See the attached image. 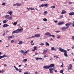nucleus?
Returning a JSON list of instances; mask_svg holds the SVG:
<instances>
[{"label":"nucleus","mask_w":74,"mask_h":74,"mask_svg":"<svg viewBox=\"0 0 74 74\" xmlns=\"http://www.w3.org/2000/svg\"><path fill=\"white\" fill-rule=\"evenodd\" d=\"M37 46H35L34 47V50H37Z\"/></svg>","instance_id":"obj_27"},{"label":"nucleus","mask_w":74,"mask_h":74,"mask_svg":"<svg viewBox=\"0 0 74 74\" xmlns=\"http://www.w3.org/2000/svg\"><path fill=\"white\" fill-rule=\"evenodd\" d=\"M21 5V3H16V5L17 6H20Z\"/></svg>","instance_id":"obj_23"},{"label":"nucleus","mask_w":74,"mask_h":74,"mask_svg":"<svg viewBox=\"0 0 74 74\" xmlns=\"http://www.w3.org/2000/svg\"><path fill=\"white\" fill-rule=\"evenodd\" d=\"M29 51H30V50H29L26 51L25 52H24L23 50H21L20 51V53H23V55H26L27 54V53H28Z\"/></svg>","instance_id":"obj_3"},{"label":"nucleus","mask_w":74,"mask_h":74,"mask_svg":"<svg viewBox=\"0 0 74 74\" xmlns=\"http://www.w3.org/2000/svg\"><path fill=\"white\" fill-rule=\"evenodd\" d=\"M69 15H74V12H71L69 13Z\"/></svg>","instance_id":"obj_20"},{"label":"nucleus","mask_w":74,"mask_h":74,"mask_svg":"<svg viewBox=\"0 0 74 74\" xmlns=\"http://www.w3.org/2000/svg\"><path fill=\"white\" fill-rule=\"evenodd\" d=\"M55 66V64H51L49 66V67L50 68H52V67H53Z\"/></svg>","instance_id":"obj_10"},{"label":"nucleus","mask_w":74,"mask_h":74,"mask_svg":"<svg viewBox=\"0 0 74 74\" xmlns=\"http://www.w3.org/2000/svg\"><path fill=\"white\" fill-rule=\"evenodd\" d=\"M49 66L48 65H46V66H43V69H49Z\"/></svg>","instance_id":"obj_8"},{"label":"nucleus","mask_w":74,"mask_h":74,"mask_svg":"<svg viewBox=\"0 0 74 74\" xmlns=\"http://www.w3.org/2000/svg\"><path fill=\"white\" fill-rule=\"evenodd\" d=\"M35 37V36H32L31 38H34Z\"/></svg>","instance_id":"obj_60"},{"label":"nucleus","mask_w":74,"mask_h":74,"mask_svg":"<svg viewBox=\"0 0 74 74\" xmlns=\"http://www.w3.org/2000/svg\"><path fill=\"white\" fill-rule=\"evenodd\" d=\"M61 67H63V62H62V65L60 66Z\"/></svg>","instance_id":"obj_43"},{"label":"nucleus","mask_w":74,"mask_h":74,"mask_svg":"<svg viewBox=\"0 0 74 74\" xmlns=\"http://www.w3.org/2000/svg\"><path fill=\"white\" fill-rule=\"evenodd\" d=\"M51 36H52V37H53V38H54L55 37V35H54L50 34V37H51Z\"/></svg>","instance_id":"obj_36"},{"label":"nucleus","mask_w":74,"mask_h":74,"mask_svg":"<svg viewBox=\"0 0 74 74\" xmlns=\"http://www.w3.org/2000/svg\"><path fill=\"white\" fill-rule=\"evenodd\" d=\"M43 21L46 22V21H48V20H47L46 18H44L43 19Z\"/></svg>","instance_id":"obj_31"},{"label":"nucleus","mask_w":74,"mask_h":74,"mask_svg":"<svg viewBox=\"0 0 74 74\" xmlns=\"http://www.w3.org/2000/svg\"><path fill=\"white\" fill-rule=\"evenodd\" d=\"M59 51L61 52H64V55L65 57H67L68 56L67 55V51L65 50L62 48H59Z\"/></svg>","instance_id":"obj_2"},{"label":"nucleus","mask_w":74,"mask_h":74,"mask_svg":"<svg viewBox=\"0 0 74 74\" xmlns=\"http://www.w3.org/2000/svg\"><path fill=\"white\" fill-rule=\"evenodd\" d=\"M5 32L3 34H2V36H5Z\"/></svg>","instance_id":"obj_48"},{"label":"nucleus","mask_w":74,"mask_h":74,"mask_svg":"<svg viewBox=\"0 0 74 74\" xmlns=\"http://www.w3.org/2000/svg\"><path fill=\"white\" fill-rule=\"evenodd\" d=\"M48 3H45L44 4H43V6H44V7H48Z\"/></svg>","instance_id":"obj_22"},{"label":"nucleus","mask_w":74,"mask_h":74,"mask_svg":"<svg viewBox=\"0 0 74 74\" xmlns=\"http://www.w3.org/2000/svg\"><path fill=\"white\" fill-rule=\"evenodd\" d=\"M33 40H32L31 41V44H32V43H33Z\"/></svg>","instance_id":"obj_58"},{"label":"nucleus","mask_w":74,"mask_h":74,"mask_svg":"<svg viewBox=\"0 0 74 74\" xmlns=\"http://www.w3.org/2000/svg\"><path fill=\"white\" fill-rule=\"evenodd\" d=\"M5 57V58H6L7 57V56L6 55H5V54H4V55L3 56H0V59H1L3 58H4Z\"/></svg>","instance_id":"obj_7"},{"label":"nucleus","mask_w":74,"mask_h":74,"mask_svg":"<svg viewBox=\"0 0 74 74\" xmlns=\"http://www.w3.org/2000/svg\"><path fill=\"white\" fill-rule=\"evenodd\" d=\"M22 43H23V42H22V41H19V43H18V44H22Z\"/></svg>","instance_id":"obj_30"},{"label":"nucleus","mask_w":74,"mask_h":74,"mask_svg":"<svg viewBox=\"0 0 74 74\" xmlns=\"http://www.w3.org/2000/svg\"><path fill=\"white\" fill-rule=\"evenodd\" d=\"M4 72H5V71L4 70H2V71H1V73H4Z\"/></svg>","instance_id":"obj_49"},{"label":"nucleus","mask_w":74,"mask_h":74,"mask_svg":"<svg viewBox=\"0 0 74 74\" xmlns=\"http://www.w3.org/2000/svg\"><path fill=\"white\" fill-rule=\"evenodd\" d=\"M21 65H19L18 66V67H21Z\"/></svg>","instance_id":"obj_64"},{"label":"nucleus","mask_w":74,"mask_h":74,"mask_svg":"<svg viewBox=\"0 0 74 74\" xmlns=\"http://www.w3.org/2000/svg\"><path fill=\"white\" fill-rule=\"evenodd\" d=\"M55 23H57L58 22V21H54Z\"/></svg>","instance_id":"obj_61"},{"label":"nucleus","mask_w":74,"mask_h":74,"mask_svg":"<svg viewBox=\"0 0 74 74\" xmlns=\"http://www.w3.org/2000/svg\"><path fill=\"white\" fill-rule=\"evenodd\" d=\"M47 51H48L47 50H44L43 51V54H45V53H46Z\"/></svg>","instance_id":"obj_19"},{"label":"nucleus","mask_w":74,"mask_h":74,"mask_svg":"<svg viewBox=\"0 0 74 74\" xmlns=\"http://www.w3.org/2000/svg\"><path fill=\"white\" fill-rule=\"evenodd\" d=\"M27 61V59H25L23 60V62H26Z\"/></svg>","instance_id":"obj_28"},{"label":"nucleus","mask_w":74,"mask_h":74,"mask_svg":"<svg viewBox=\"0 0 74 74\" xmlns=\"http://www.w3.org/2000/svg\"><path fill=\"white\" fill-rule=\"evenodd\" d=\"M45 34L47 36H48L49 37L50 36L51 34L49 32H47L45 33Z\"/></svg>","instance_id":"obj_14"},{"label":"nucleus","mask_w":74,"mask_h":74,"mask_svg":"<svg viewBox=\"0 0 74 74\" xmlns=\"http://www.w3.org/2000/svg\"><path fill=\"white\" fill-rule=\"evenodd\" d=\"M7 13L10 14V15H11L12 14V11H10L9 12H7Z\"/></svg>","instance_id":"obj_18"},{"label":"nucleus","mask_w":74,"mask_h":74,"mask_svg":"<svg viewBox=\"0 0 74 74\" xmlns=\"http://www.w3.org/2000/svg\"><path fill=\"white\" fill-rule=\"evenodd\" d=\"M68 3L69 4H72V2H69Z\"/></svg>","instance_id":"obj_55"},{"label":"nucleus","mask_w":74,"mask_h":74,"mask_svg":"<svg viewBox=\"0 0 74 74\" xmlns=\"http://www.w3.org/2000/svg\"><path fill=\"white\" fill-rule=\"evenodd\" d=\"M5 18L9 20L11 19L12 18V16H10V15H5Z\"/></svg>","instance_id":"obj_4"},{"label":"nucleus","mask_w":74,"mask_h":74,"mask_svg":"<svg viewBox=\"0 0 74 74\" xmlns=\"http://www.w3.org/2000/svg\"><path fill=\"white\" fill-rule=\"evenodd\" d=\"M72 25V27H74V23H71V25Z\"/></svg>","instance_id":"obj_46"},{"label":"nucleus","mask_w":74,"mask_h":74,"mask_svg":"<svg viewBox=\"0 0 74 74\" xmlns=\"http://www.w3.org/2000/svg\"><path fill=\"white\" fill-rule=\"evenodd\" d=\"M61 36L59 35H57V36L56 37L57 38H60V37Z\"/></svg>","instance_id":"obj_34"},{"label":"nucleus","mask_w":74,"mask_h":74,"mask_svg":"<svg viewBox=\"0 0 74 74\" xmlns=\"http://www.w3.org/2000/svg\"><path fill=\"white\" fill-rule=\"evenodd\" d=\"M35 59L36 60H42V58H35Z\"/></svg>","instance_id":"obj_15"},{"label":"nucleus","mask_w":74,"mask_h":74,"mask_svg":"<svg viewBox=\"0 0 74 74\" xmlns=\"http://www.w3.org/2000/svg\"><path fill=\"white\" fill-rule=\"evenodd\" d=\"M14 67L15 68L16 71H18L19 73H21V72H22V69H18L16 68V66H14Z\"/></svg>","instance_id":"obj_5"},{"label":"nucleus","mask_w":74,"mask_h":74,"mask_svg":"<svg viewBox=\"0 0 74 74\" xmlns=\"http://www.w3.org/2000/svg\"><path fill=\"white\" fill-rule=\"evenodd\" d=\"M72 64H69V67H72Z\"/></svg>","instance_id":"obj_54"},{"label":"nucleus","mask_w":74,"mask_h":74,"mask_svg":"<svg viewBox=\"0 0 74 74\" xmlns=\"http://www.w3.org/2000/svg\"><path fill=\"white\" fill-rule=\"evenodd\" d=\"M35 74H38V72L37 71H36L35 72Z\"/></svg>","instance_id":"obj_59"},{"label":"nucleus","mask_w":74,"mask_h":74,"mask_svg":"<svg viewBox=\"0 0 74 74\" xmlns=\"http://www.w3.org/2000/svg\"><path fill=\"white\" fill-rule=\"evenodd\" d=\"M63 70H61L60 71V73H62V74H63Z\"/></svg>","instance_id":"obj_39"},{"label":"nucleus","mask_w":74,"mask_h":74,"mask_svg":"<svg viewBox=\"0 0 74 74\" xmlns=\"http://www.w3.org/2000/svg\"><path fill=\"white\" fill-rule=\"evenodd\" d=\"M30 73H29L28 71L25 72L24 73V74H29Z\"/></svg>","instance_id":"obj_32"},{"label":"nucleus","mask_w":74,"mask_h":74,"mask_svg":"<svg viewBox=\"0 0 74 74\" xmlns=\"http://www.w3.org/2000/svg\"><path fill=\"white\" fill-rule=\"evenodd\" d=\"M9 26V25H8L7 24H5L3 26V27H8Z\"/></svg>","instance_id":"obj_13"},{"label":"nucleus","mask_w":74,"mask_h":74,"mask_svg":"<svg viewBox=\"0 0 74 74\" xmlns=\"http://www.w3.org/2000/svg\"><path fill=\"white\" fill-rule=\"evenodd\" d=\"M48 0H40V1H48Z\"/></svg>","instance_id":"obj_47"},{"label":"nucleus","mask_w":74,"mask_h":74,"mask_svg":"<svg viewBox=\"0 0 74 74\" xmlns=\"http://www.w3.org/2000/svg\"><path fill=\"white\" fill-rule=\"evenodd\" d=\"M72 39L73 40H74V36H72Z\"/></svg>","instance_id":"obj_50"},{"label":"nucleus","mask_w":74,"mask_h":74,"mask_svg":"<svg viewBox=\"0 0 74 74\" xmlns=\"http://www.w3.org/2000/svg\"><path fill=\"white\" fill-rule=\"evenodd\" d=\"M51 69L53 70H55V69H56V67H53L52 68H51Z\"/></svg>","instance_id":"obj_38"},{"label":"nucleus","mask_w":74,"mask_h":74,"mask_svg":"<svg viewBox=\"0 0 74 74\" xmlns=\"http://www.w3.org/2000/svg\"><path fill=\"white\" fill-rule=\"evenodd\" d=\"M63 18V15L60 16L59 17L60 19H61V18Z\"/></svg>","instance_id":"obj_42"},{"label":"nucleus","mask_w":74,"mask_h":74,"mask_svg":"<svg viewBox=\"0 0 74 74\" xmlns=\"http://www.w3.org/2000/svg\"><path fill=\"white\" fill-rule=\"evenodd\" d=\"M23 28L22 27H21L20 29H17L16 30L13 32L12 34L14 33H22L23 32Z\"/></svg>","instance_id":"obj_1"},{"label":"nucleus","mask_w":74,"mask_h":74,"mask_svg":"<svg viewBox=\"0 0 74 74\" xmlns=\"http://www.w3.org/2000/svg\"><path fill=\"white\" fill-rule=\"evenodd\" d=\"M63 23H64V22L62 21V22L59 23H58V25H59V26L60 25H62V24H63Z\"/></svg>","instance_id":"obj_17"},{"label":"nucleus","mask_w":74,"mask_h":74,"mask_svg":"<svg viewBox=\"0 0 74 74\" xmlns=\"http://www.w3.org/2000/svg\"><path fill=\"white\" fill-rule=\"evenodd\" d=\"M11 43H14V40H11Z\"/></svg>","instance_id":"obj_45"},{"label":"nucleus","mask_w":74,"mask_h":74,"mask_svg":"<svg viewBox=\"0 0 74 74\" xmlns=\"http://www.w3.org/2000/svg\"><path fill=\"white\" fill-rule=\"evenodd\" d=\"M67 29V27H63L61 28V30H62V31H65L66 30V29Z\"/></svg>","instance_id":"obj_6"},{"label":"nucleus","mask_w":74,"mask_h":74,"mask_svg":"<svg viewBox=\"0 0 74 74\" xmlns=\"http://www.w3.org/2000/svg\"><path fill=\"white\" fill-rule=\"evenodd\" d=\"M50 8H52V9H54V8H55V6H51L50 7Z\"/></svg>","instance_id":"obj_29"},{"label":"nucleus","mask_w":74,"mask_h":74,"mask_svg":"<svg viewBox=\"0 0 74 74\" xmlns=\"http://www.w3.org/2000/svg\"><path fill=\"white\" fill-rule=\"evenodd\" d=\"M35 37H40V35L38 34H37L35 35Z\"/></svg>","instance_id":"obj_9"},{"label":"nucleus","mask_w":74,"mask_h":74,"mask_svg":"<svg viewBox=\"0 0 74 74\" xmlns=\"http://www.w3.org/2000/svg\"><path fill=\"white\" fill-rule=\"evenodd\" d=\"M51 50V51H53V50H54V51H56V49H55V47H52Z\"/></svg>","instance_id":"obj_26"},{"label":"nucleus","mask_w":74,"mask_h":74,"mask_svg":"<svg viewBox=\"0 0 74 74\" xmlns=\"http://www.w3.org/2000/svg\"><path fill=\"white\" fill-rule=\"evenodd\" d=\"M66 11L63 10H62V12H61L62 14H66Z\"/></svg>","instance_id":"obj_16"},{"label":"nucleus","mask_w":74,"mask_h":74,"mask_svg":"<svg viewBox=\"0 0 74 74\" xmlns=\"http://www.w3.org/2000/svg\"><path fill=\"white\" fill-rule=\"evenodd\" d=\"M44 6V4H42V5H40L39 6V7L40 8H41L42 7H43V6Z\"/></svg>","instance_id":"obj_33"},{"label":"nucleus","mask_w":74,"mask_h":74,"mask_svg":"<svg viewBox=\"0 0 74 74\" xmlns=\"http://www.w3.org/2000/svg\"><path fill=\"white\" fill-rule=\"evenodd\" d=\"M56 58H59V57H58V56H56Z\"/></svg>","instance_id":"obj_63"},{"label":"nucleus","mask_w":74,"mask_h":74,"mask_svg":"<svg viewBox=\"0 0 74 74\" xmlns=\"http://www.w3.org/2000/svg\"><path fill=\"white\" fill-rule=\"evenodd\" d=\"M31 10H34V8H31Z\"/></svg>","instance_id":"obj_53"},{"label":"nucleus","mask_w":74,"mask_h":74,"mask_svg":"<svg viewBox=\"0 0 74 74\" xmlns=\"http://www.w3.org/2000/svg\"><path fill=\"white\" fill-rule=\"evenodd\" d=\"M45 44L46 46H49V44L47 42H45Z\"/></svg>","instance_id":"obj_24"},{"label":"nucleus","mask_w":74,"mask_h":74,"mask_svg":"<svg viewBox=\"0 0 74 74\" xmlns=\"http://www.w3.org/2000/svg\"><path fill=\"white\" fill-rule=\"evenodd\" d=\"M56 33H59L60 32V31H56Z\"/></svg>","instance_id":"obj_56"},{"label":"nucleus","mask_w":74,"mask_h":74,"mask_svg":"<svg viewBox=\"0 0 74 74\" xmlns=\"http://www.w3.org/2000/svg\"><path fill=\"white\" fill-rule=\"evenodd\" d=\"M17 24V22H14L13 23V25H16Z\"/></svg>","instance_id":"obj_41"},{"label":"nucleus","mask_w":74,"mask_h":74,"mask_svg":"<svg viewBox=\"0 0 74 74\" xmlns=\"http://www.w3.org/2000/svg\"><path fill=\"white\" fill-rule=\"evenodd\" d=\"M49 71H50V73H53V71L52 70H52L51 68L50 69H49Z\"/></svg>","instance_id":"obj_21"},{"label":"nucleus","mask_w":74,"mask_h":74,"mask_svg":"<svg viewBox=\"0 0 74 74\" xmlns=\"http://www.w3.org/2000/svg\"><path fill=\"white\" fill-rule=\"evenodd\" d=\"M47 12H47V11H45L43 13V14H44V15H46V14H47Z\"/></svg>","instance_id":"obj_37"},{"label":"nucleus","mask_w":74,"mask_h":74,"mask_svg":"<svg viewBox=\"0 0 74 74\" xmlns=\"http://www.w3.org/2000/svg\"><path fill=\"white\" fill-rule=\"evenodd\" d=\"M7 22H8V20H4L3 21V23H7Z\"/></svg>","instance_id":"obj_25"},{"label":"nucleus","mask_w":74,"mask_h":74,"mask_svg":"<svg viewBox=\"0 0 74 74\" xmlns=\"http://www.w3.org/2000/svg\"><path fill=\"white\" fill-rule=\"evenodd\" d=\"M52 59H53V58H50L49 59V60H52Z\"/></svg>","instance_id":"obj_52"},{"label":"nucleus","mask_w":74,"mask_h":74,"mask_svg":"<svg viewBox=\"0 0 74 74\" xmlns=\"http://www.w3.org/2000/svg\"><path fill=\"white\" fill-rule=\"evenodd\" d=\"M7 64H4L3 66H4V67H7Z\"/></svg>","instance_id":"obj_57"},{"label":"nucleus","mask_w":74,"mask_h":74,"mask_svg":"<svg viewBox=\"0 0 74 74\" xmlns=\"http://www.w3.org/2000/svg\"><path fill=\"white\" fill-rule=\"evenodd\" d=\"M44 45V43H41L39 44V45H41V46H42Z\"/></svg>","instance_id":"obj_35"},{"label":"nucleus","mask_w":74,"mask_h":74,"mask_svg":"<svg viewBox=\"0 0 74 74\" xmlns=\"http://www.w3.org/2000/svg\"><path fill=\"white\" fill-rule=\"evenodd\" d=\"M44 58H48V56H47L45 55L44 57Z\"/></svg>","instance_id":"obj_51"},{"label":"nucleus","mask_w":74,"mask_h":74,"mask_svg":"<svg viewBox=\"0 0 74 74\" xmlns=\"http://www.w3.org/2000/svg\"><path fill=\"white\" fill-rule=\"evenodd\" d=\"M14 38V35H12V36H8V40H10V38Z\"/></svg>","instance_id":"obj_11"},{"label":"nucleus","mask_w":74,"mask_h":74,"mask_svg":"<svg viewBox=\"0 0 74 74\" xmlns=\"http://www.w3.org/2000/svg\"><path fill=\"white\" fill-rule=\"evenodd\" d=\"M38 55V53H36L35 55Z\"/></svg>","instance_id":"obj_62"},{"label":"nucleus","mask_w":74,"mask_h":74,"mask_svg":"<svg viewBox=\"0 0 74 74\" xmlns=\"http://www.w3.org/2000/svg\"><path fill=\"white\" fill-rule=\"evenodd\" d=\"M2 5H3V6L5 5V3H3L2 4Z\"/></svg>","instance_id":"obj_44"},{"label":"nucleus","mask_w":74,"mask_h":74,"mask_svg":"<svg viewBox=\"0 0 74 74\" xmlns=\"http://www.w3.org/2000/svg\"><path fill=\"white\" fill-rule=\"evenodd\" d=\"M71 25V24L70 23H67L65 24V26H66V27H69V26H70Z\"/></svg>","instance_id":"obj_12"},{"label":"nucleus","mask_w":74,"mask_h":74,"mask_svg":"<svg viewBox=\"0 0 74 74\" xmlns=\"http://www.w3.org/2000/svg\"><path fill=\"white\" fill-rule=\"evenodd\" d=\"M68 70H71V69L72 68L71 67H70V68H69V67L68 66Z\"/></svg>","instance_id":"obj_40"}]
</instances>
